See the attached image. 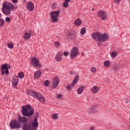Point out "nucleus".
Segmentation results:
<instances>
[{"mask_svg":"<svg viewBox=\"0 0 130 130\" xmlns=\"http://www.w3.org/2000/svg\"><path fill=\"white\" fill-rule=\"evenodd\" d=\"M39 116V113L36 112L35 115V118L32 120V122L30 123H25L23 125L22 128L23 130H37L38 127L39 123L38 120H37V117Z\"/></svg>","mask_w":130,"mask_h":130,"instance_id":"f257e3e1","label":"nucleus"},{"mask_svg":"<svg viewBox=\"0 0 130 130\" xmlns=\"http://www.w3.org/2000/svg\"><path fill=\"white\" fill-rule=\"evenodd\" d=\"M21 114L23 116L26 117H31L34 113V108L30 106V105H27L23 106L22 107Z\"/></svg>","mask_w":130,"mask_h":130,"instance_id":"f03ea898","label":"nucleus"},{"mask_svg":"<svg viewBox=\"0 0 130 130\" xmlns=\"http://www.w3.org/2000/svg\"><path fill=\"white\" fill-rule=\"evenodd\" d=\"M91 37L94 40H98V41H101V42H104L108 39V35L105 32L103 34L100 32H93L91 35Z\"/></svg>","mask_w":130,"mask_h":130,"instance_id":"7ed1b4c3","label":"nucleus"},{"mask_svg":"<svg viewBox=\"0 0 130 130\" xmlns=\"http://www.w3.org/2000/svg\"><path fill=\"white\" fill-rule=\"evenodd\" d=\"M14 9L15 6L11 3L4 2L3 4V8H2V11L6 16L10 15V14H11V11H13Z\"/></svg>","mask_w":130,"mask_h":130,"instance_id":"20e7f679","label":"nucleus"},{"mask_svg":"<svg viewBox=\"0 0 130 130\" xmlns=\"http://www.w3.org/2000/svg\"><path fill=\"white\" fill-rule=\"evenodd\" d=\"M27 94L32 96L34 98H37L40 102L44 103L45 102V99L43 97L42 94H41L40 93H37L32 89H28L27 90Z\"/></svg>","mask_w":130,"mask_h":130,"instance_id":"39448f33","label":"nucleus"},{"mask_svg":"<svg viewBox=\"0 0 130 130\" xmlns=\"http://www.w3.org/2000/svg\"><path fill=\"white\" fill-rule=\"evenodd\" d=\"M10 126L12 129H20L22 128V124L19 120H13L10 123Z\"/></svg>","mask_w":130,"mask_h":130,"instance_id":"423d86ee","label":"nucleus"},{"mask_svg":"<svg viewBox=\"0 0 130 130\" xmlns=\"http://www.w3.org/2000/svg\"><path fill=\"white\" fill-rule=\"evenodd\" d=\"M59 14H60V10L52 11L50 13V15L51 17V19L53 23H57V22H58Z\"/></svg>","mask_w":130,"mask_h":130,"instance_id":"0eeeda50","label":"nucleus"},{"mask_svg":"<svg viewBox=\"0 0 130 130\" xmlns=\"http://www.w3.org/2000/svg\"><path fill=\"white\" fill-rule=\"evenodd\" d=\"M31 59L30 63L34 68H41L42 67V65L39 63V58L34 57H31Z\"/></svg>","mask_w":130,"mask_h":130,"instance_id":"6e6552de","label":"nucleus"},{"mask_svg":"<svg viewBox=\"0 0 130 130\" xmlns=\"http://www.w3.org/2000/svg\"><path fill=\"white\" fill-rule=\"evenodd\" d=\"M79 79H80V76L79 75H76L73 81L72 82L71 84H69L67 86L66 88L68 89L69 91H71L72 90V88L78 83V81H79Z\"/></svg>","mask_w":130,"mask_h":130,"instance_id":"1a4fd4ad","label":"nucleus"},{"mask_svg":"<svg viewBox=\"0 0 130 130\" xmlns=\"http://www.w3.org/2000/svg\"><path fill=\"white\" fill-rule=\"evenodd\" d=\"M98 16L99 18H101L103 21H106L107 19V13L103 10H100L98 13Z\"/></svg>","mask_w":130,"mask_h":130,"instance_id":"9d476101","label":"nucleus"},{"mask_svg":"<svg viewBox=\"0 0 130 130\" xmlns=\"http://www.w3.org/2000/svg\"><path fill=\"white\" fill-rule=\"evenodd\" d=\"M78 53H79V50L78 48L76 47H74L71 51L70 53V57L71 58H75L77 55H78Z\"/></svg>","mask_w":130,"mask_h":130,"instance_id":"9b49d317","label":"nucleus"},{"mask_svg":"<svg viewBox=\"0 0 130 130\" xmlns=\"http://www.w3.org/2000/svg\"><path fill=\"white\" fill-rule=\"evenodd\" d=\"M18 121L19 122H22V123H24L23 125L22 126V129L24 130L23 129V126H24V124H26V123H30L29 122H27L28 121V118H27L26 117H23L21 116H18Z\"/></svg>","mask_w":130,"mask_h":130,"instance_id":"f8f14e48","label":"nucleus"},{"mask_svg":"<svg viewBox=\"0 0 130 130\" xmlns=\"http://www.w3.org/2000/svg\"><path fill=\"white\" fill-rule=\"evenodd\" d=\"M26 7L28 11H29V12H32V11H34V4L32 3V2H27Z\"/></svg>","mask_w":130,"mask_h":130,"instance_id":"ddd939ff","label":"nucleus"},{"mask_svg":"<svg viewBox=\"0 0 130 130\" xmlns=\"http://www.w3.org/2000/svg\"><path fill=\"white\" fill-rule=\"evenodd\" d=\"M63 54V53H62V52H59L57 53L55 57V59L56 61H61V60L62 59V57L61 56H62Z\"/></svg>","mask_w":130,"mask_h":130,"instance_id":"4468645a","label":"nucleus"},{"mask_svg":"<svg viewBox=\"0 0 130 130\" xmlns=\"http://www.w3.org/2000/svg\"><path fill=\"white\" fill-rule=\"evenodd\" d=\"M58 84H59V79L58 77H55L52 82V86L53 88H56L57 86H58Z\"/></svg>","mask_w":130,"mask_h":130,"instance_id":"2eb2a0df","label":"nucleus"},{"mask_svg":"<svg viewBox=\"0 0 130 130\" xmlns=\"http://www.w3.org/2000/svg\"><path fill=\"white\" fill-rule=\"evenodd\" d=\"M100 87H98V86H93L91 89V92H92L94 94H96L99 91Z\"/></svg>","mask_w":130,"mask_h":130,"instance_id":"dca6fc26","label":"nucleus"},{"mask_svg":"<svg viewBox=\"0 0 130 130\" xmlns=\"http://www.w3.org/2000/svg\"><path fill=\"white\" fill-rule=\"evenodd\" d=\"M2 66H5L6 69H5V75H8L9 74V69H11V66L9 65L7 63L3 64Z\"/></svg>","mask_w":130,"mask_h":130,"instance_id":"f3484780","label":"nucleus"},{"mask_svg":"<svg viewBox=\"0 0 130 130\" xmlns=\"http://www.w3.org/2000/svg\"><path fill=\"white\" fill-rule=\"evenodd\" d=\"M12 86H13V87H16L17 85H18V82H19V80H18V79H17V78H13V79L12 80Z\"/></svg>","mask_w":130,"mask_h":130,"instance_id":"a211bd4d","label":"nucleus"},{"mask_svg":"<svg viewBox=\"0 0 130 130\" xmlns=\"http://www.w3.org/2000/svg\"><path fill=\"white\" fill-rule=\"evenodd\" d=\"M40 76H41V71L40 70H38L34 74V77L35 79H37L38 78H39Z\"/></svg>","mask_w":130,"mask_h":130,"instance_id":"6ab92c4d","label":"nucleus"},{"mask_svg":"<svg viewBox=\"0 0 130 130\" xmlns=\"http://www.w3.org/2000/svg\"><path fill=\"white\" fill-rule=\"evenodd\" d=\"M30 38H31V36L28 32H25L23 35V39H25V40H29Z\"/></svg>","mask_w":130,"mask_h":130,"instance_id":"aec40b11","label":"nucleus"},{"mask_svg":"<svg viewBox=\"0 0 130 130\" xmlns=\"http://www.w3.org/2000/svg\"><path fill=\"white\" fill-rule=\"evenodd\" d=\"M84 89H85V87L83 85H82L81 86H80L77 90V93L78 94H82V93H83V91L84 90Z\"/></svg>","mask_w":130,"mask_h":130,"instance_id":"412c9836","label":"nucleus"},{"mask_svg":"<svg viewBox=\"0 0 130 130\" xmlns=\"http://www.w3.org/2000/svg\"><path fill=\"white\" fill-rule=\"evenodd\" d=\"M88 112L89 113H95L97 112V110H96V108H95V107H91L89 108Z\"/></svg>","mask_w":130,"mask_h":130,"instance_id":"4be33fe9","label":"nucleus"},{"mask_svg":"<svg viewBox=\"0 0 130 130\" xmlns=\"http://www.w3.org/2000/svg\"><path fill=\"white\" fill-rule=\"evenodd\" d=\"M6 68L7 67H6V66L2 65L1 68V71L2 76H4V75H5V70H6L5 69H6Z\"/></svg>","mask_w":130,"mask_h":130,"instance_id":"5701e85b","label":"nucleus"},{"mask_svg":"<svg viewBox=\"0 0 130 130\" xmlns=\"http://www.w3.org/2000/svg\"><path fill=\"white\" fill-rule=\"evenodd\" d=\"M81 23H82V21H81V19H77L75 21V24L76 26H80V25H81Z\"/></svg>","mask_w":130,"mask_h":130,"instance_id":"b1692460","label":"nucleus"},{"mask_svg":"<svg viewBox=\"0 0 130 130\" xmlns=\"http://www.w3.org/2000/svg\"><path fill=\"white\" fill-rule=\"evenodd\" d=\"M110 55L111 57H116L117 56V52L116 51H112Z\"/></svg>","mask_w":130,"mask_h":130,"instance_id":"393cba45","label":"nucleus"},{"mask_svg":"<svg viewBox=\"0 0 130 130\" xmlns=\"http://www.w3.org/2000/svg\"><path fill=\"white\" fill-rule=\"evenodd\" d=\"M86 28L85 27H83L81 29L80 33L81 35H85V34L86 33Z\"/></svg>","mask_w":130,"mask_h":130,"instance_id":"a878e982","label":"nucleus"},{"mask_svg":"<svg viewBox=\"0 0 130 130\" xmlns=\"http://www.w3.org/2000/svg\"><path fill=\"white\" fill-rule=\"evenodd\" d=\"M104 66L105 67H109V66H110V62L108 60L105 61Z\"/></svg>","mask_w":130,"mask_h":130,"instance_id":"bb28decb","label":"nucleus"},{"mask_svg":"<svg viewBox=\"0 0 130 130\" xmlns=\"http://www.w3.org/2000/svg\"><path fill=\"white\" fill-rule=\"evenodd\" d=\"M18 76L20 79H23V78H24V73H23V72H19Z\"/></svg>","mask_w":130,"mask_h":130,"instance_id":"cd10ccee","label":"nucleus"},{"mask_svg":"<svg viewBox=\"0 0 130 130\" xmlns=\"http://www.w3.org/2000/svg\"><path fill=\"white\" fill-rule=\"evenodd\" d=\"M119 68L118 67V66H117V65H114L112 67V69L113 70H114V71H117Z\"/></svg>","mask_w":130,"mask_h":130,"instance_id":"c85d7f7f","label":"nucleus"},{"mask_svg":"<svg viewBox=\"0 0 130 130\" xmlns=\"http://www.w3.org/2000/svg\"><path fill=\"white\" fill-rule=\"evenodd\" d=\"M67 35L68 36H69V37H70V38H73V36L74 35V34H73V33H72L71 31H69L67 33Z\"/></svg>","mask_w":130,"mask_h":130,"instance_id":"c756f323","label":"nucleus"},{"mask_svg":"<svg viewBox=\"0 0 130 130\" xmlns=\"http://www.w3.org/2000/svg\"><path fill=\"white\" fill-rule=\"evenodd\" d=\"M52 117L54 119H57L58 118V115L57 114H54L52 115Z\"/></svg>","mask_w":130,"mask_h":130,"instance_id":"7c9ffc66","label":"nucleus"},{"mask_svg":"<svg viewBox=\"0 0 130 130\" xmlns=\"http://www.w3.org/2000/svg\"><path fill=\"white\" fill-rule=\"evenodd\" d=\"M7 46L9 48L11 49L14 47V44H13V43L8 44Z\"/></svg>","mask_w":130,"mask_h":130,"instance_id":"2f4dec72","label":"nucleus"},{"mask_svg":"<svg viewBox=\"0 0 130 130\" xmlns=\"http://www.w3.org/2000/svg\"><path fill=\"white\" fill-rule=\"evenodd\" d=\"M54 44L56 47H59V46H60V43H59V42H55Z\"/></svg>","mask_w":130,"mask_h":130,"instance_id":"473e14b6","label":"nucleus"},{"mask_svg":"<svg viewBox=\"0 0 130 130\" xmlns=\"http://www.w3.org/2000/svg\"><path fill=\"white\" fill-rule=\"evenodd\" d=\"M48 84H49V81L48 80H46L44 83V86H46V87L48 86Z\"/></svg>","mask_w":130,"mask_h":130,"instance_id":"72a5a7b5","label":"nucleus"},{"mask_svg":"<svg viewBox=\"0 0 130 130\" xmlns=\"http://www.w3.org/2000/svg\"><path fill=\"white\" fill-rule=\"evenodd\" d=\"M63 6L64 7V8H68V7H69V3L64 2L63 4Z\"/></svg>","mask_w":130,"mask_h":130,"instance_id":"f704fd0d","label":"nucleus"},{"mask_svg":"<svg viewBox=\"0 0 130 130\" xmlns=\"http://www.w3.org/2000/svg\"><path fill=\"white\" fill-rule=\"evenodd\" d=\"M96 71H97V70L96 69V68L93 67L91 69V72L92 73H96Z\"/></svg>","mask_w":130,"mask_h":130,"instance_id":"c9c22d12","label":"nucleus"},{"mask_svg":"<svg viewBox=\"0 0 130 130\" xmlns=\"http://www.w3.org/2000/svg\"><path fill=\"white\" fill-rule=\"evenodd\" d=\"M56 98L58 99H61L62 98V94H59L56 96Z\"/></svg>","mask_w":130,"mask_h":130,"instance_id":"e433bc0d","label":"nucleus"},{"mask_svg":"<svg viewBox=\"0 0 130 130\" xmlns=\"http://www.w3.org/2000/svg\"><path fill=\"white\" fill-rule=\"evenodd\" d=\"M114 4H116V5H118L119 3H120V0H113Z\"/></svg>","mask_w":130,"mask_h":130,"instance_id":"4c0bfd02","label":"nucleus"},{"mask_svg":"<svg viewBox=\"0 0 130 130\" xmlns=\"http://www.w3.org/2000/svg\"><path fill=\"white\" fill-rule=\"evenodd\" d=\"M5 21H6V22H7L8 23H9V22H10V21H11V18H10V17H7L5 18Z\"/></svg>","mask_w":130,"mask_h":130,"instance_id":"58836bf2","label":"nucleus"},{"mask_svg":"<svg viewBox=\"0 0 130 130\" xmlns=\"http://www.w3.org/2000/svg\"><path fill=\"white\" fill-rule=\"evenodd\" d=\"M70 54V52H64L63 53V55H64V56H68V55H69Z\"/></svg>","mask_w":130,"mask_h":130,"instance_id":"ea45409f","label":"nucleus"},{"mask_svg":"<svg viewBox=\"0 0 130 130\" xmlns=\"http://www.w3.org/2000/svg\"><path fill=\"white\" fill-rule=\"evenodd\" d=\"M52 8H54V9H55L57 7V4L55 3H53L52 5Z\"/></svg>","mask_w":130,"mask_h":130,"instance_id":"a19ab883","label":"nucleus"},{"mask_svg":"<svg viewBox=\"0 0 130 130\" xmlns=\"http://www.w3.org/2000/svg\"><path fill=\"white\" fill-rule=\"evenodd\" d=\"M5 23V20H2L1 23H0V27L4 26V23Z\"/></svg>","mask_w":130,"mask_h":130,"instance_id":"79ce46f5","label":"nucleus"},{"mask_svg":"<svg viewBox=\"0 0 130 130\" xmlns=\"http://www.w3.org/2000/svg\"><path fill=\"white\" fill-rule=\"evenodd\" d=\"M30 36H33V31L32 30H30L29 32L28 33Z\"/></svg>","mask_w":130,"mask_h":130,"instance_id":"37998d69","label":"nucleus"},{"mask_svg":"<svg viewBox=\"0 0 130 130\" xmlns=\"http://www.w3.org/2000/svg\"><path fill=\"white\" fill-rule=\"evenodd\" d=\"M12 3H13V4H16V3H18V0H12Z\"/></svg>","mask_w":130,"mask_h":130,"instance_id":"c03bdc74","label":"nucleus"},{"mask_svg":"<svg viewBox=\"0 0 130 130\" xmlns=\"http://www.w3.org/2000/svg\"><path fill=\"white\" fill-rule=\"evenodd\" d=\"M125 103H128V99L126 98L124 100Z\"/></svg>","mask_w":130,"mask_h":130,"instance_id":"a18cd8bd","label":"nucleus"},{"mask_svg":"<svg viewBox=\"0 0 130 130\" xmlns=\"http://www.w3.org/2000/svg\"><path fill=\"white\" fill-rule=\"evenodd\" d=\"M71 75H75V72L70 71Z\"/></svg>","mask_w":130,"mask_h":130,"instance_id":"49530a36","label":"nucleus"},{"mask_svg":"<svg viewBox=\"0 0 130 130\" xmlns=\"http://www.w3.org/2000/svg\"><path fill=\"white\" fill-rule=\"evenodd\" d=\"M64 2H65V3H70V2H71V0H64Z\"/></svg>","mask_w":130,"mask_h":130,"instance_id":"de8ad7c7","label":"nucleus"},{"mask_svg":"<svg viewBox=\"0 0 130 130\" xmlns=\"http://www.w3.org/2000/svg\"><path fill=\"white\" fill-rule=\"evenodd\" d=\"M4 20V19H0L1 23H2V21Z\"/></svg>","mask_w":130,"mask_h":130,"instance_id":"09e8293b","label":"nucleus"},{"mask_svg":"<svg viewBox=\"0 0 130 130\" xmlns=\"http://www.w3.org/2000/svg\"><path fill=\"white\" fill-rule=\"evenodd\" d=\"M128 129L130 130V126H128Z\"/></svg>","mask_w":130,"mask_h":130,"instance_id":"8fccbe9b","label":"nucleus"},{"mask_svg":"<svg viewBox=\"0 0 130 130\" xmlns=\"http://www.w3.org/2000/svg\"><path fill=\"white\" fill-rule=\"evenodd\" d=\"M98 45L99 46H100V44L98 43Z\"/></svg>","mask_w":130,"mask_h":130,"instance_id":"3c124183","label":"nucleus"},{"mask_svg":"<svg viewBox=\"0 0 130 130\" xmlns=\"http://www.w3.org/2000/svg\"><path fill=\"white\" fill-rule=\"evenodd\" d=\"M0 17H2V14L0 13Z\"/></svg>","mask_w":130,"mask_h":130,"instance_id":"603ef678","label":"nucleus"},{"mask_svg":"<svg viewBox=\"0 0 130 130\" xmlns=\"http://www.w3.org/2000/svg\"><path fill=\"white\" fill-rule=\"evenodd\" d=\"M92 11H94V9H92Z\"/></svg>","mask_w":130,"mask_h":130,"instance_id":"864d4df0","label":"nucleus"}]
</instances>
